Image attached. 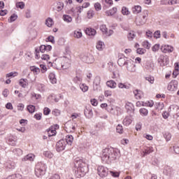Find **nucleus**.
I'll return each instance as SVG.
<instances>
[{"mask_svg": "<svg viewBox=\"0 0 179 179\" xmlns=\"http://www.w3.org/2000/svg\"><path fill=\"white\" fill-rule=\"evenodd\" d=\"M118 157V152L114 150L113 148H105L102 150L101 159L105 163H111V162L116 160Z\"/></svg>", "mask_w": 179, "mask_h": 179, "instance_id": "obj_1", "label": "nucleus"}, {"mask_svg": "<svg viewBox=\"0 0 179 179\" xmlns=\"http://www.w3.org/2000/svg\"><path fill=\"white\" fill-rule=\"evenodd\" d=\"M74 166L77 169L76 171L80 177H83L87 173V166H86V163L83 162V159L79 158L76 159Z\"/></svg>", "mask_w": 179, "mask_h": 179, "instance_id": "obj_2", "label": "nucleus"}, {"mask_svg": "<svg viewBox=\"0 0 179 179\" xmlns=\"http://www.w3.org/2000/svg\"><path fill=\"white\" fill-rule=\"evenodd\" d=\"M35 174L36 177H41L45 174V165L44 164L40 163L36 166Z\"/></svg>", "mask_w": 179, "mask_h": 179, "instance_id": "obj_3", "label": "nucleus"}, {"mask_svg": "<svg viewBox=\"0 0 179 179\" xmlns=\"http://www.w3.org/2000/svg\"><path fill=\"white\" fill-rule=\"evenodd\" d=\"M128 72H136V66L135 65V62L132 59L127 60L125 66Z\"/></svg>", "mask_w": 179, "mask_h": 179, "instance_id": "obj_4", "label": "nucleus"}, {"mask_svg": "<svg viewBox=\"0 0 179 179\" xmlns=\"http://www.w3.org/2000/svg\"><path fill=\"white\" fill-rule=\"evenodd\" d=\"M81 60L85 64H93L94 62V57L93 55L87 54L81 57Z\"/></svg>", "mask_w": 179, "mask_h": 179, "instance_id": "obj_5", "label": "nucleus"}, {"mask_svg": "<svg viewBox=\"0 0 179 179\" xmlns=\"http://www.w3.org/2000/svg\"><path fill=\"white\" fill-rule=\"evenodd\" d=\"M62 69H68L71 66V60L67 57H63L60 59Z\"/></svg>", "mask_w": 179, "mask_h": 179, "instance_id": "obj_6", "label": "nucleus"}, {"mask_svg": "<svg viewBox=\"0 0 179 179\" xmlns=\"http://www.w3.org/2000/svg\"><path fill=\"white\" fill-rule=\"evenodd\" d=\"M66 145V141L64 139L59 140L56 144L57 152H62L65 150V146Z\"/></svg>", "mask_w": 179, "mask_h": 179, "instance_id": "obj_7", "label": "nucleus"}, {"mask_svg": "<svg viewBox=\"0 0 179 179\" xmlns=\"http://www.w3.org/2000/svg\"><path fill=\"white\" fill-rule=\"evenodd\" d=\"M98 174L100 177H107L108 175V169L103 166H98L97 169Z\"/></svg>", "mask_w": 179, "mask_h": 179, "instance_id": "obj_8", "label": "nucleus"}, {"mask_svg": "<svg viewBox=\"0 0 179 179\" xmlns=\"http://www.w3.org/2000/svg\"><path fill=\"white\" fill-rule=\"evenodd\" d=\"M158 62L160 64V66H166V65H169V57L160 55L158 58Z\"/></svg>", "mask_w": 179, "mask_h": 179, "instance_id": "obj_9", "label": "nucleus"}, {"mask_svg": "<svg viewBox=\"0 0 179 179\" xmlns=\"http://www.w3.org/2000/svg\"><path fill=\"white\" fill-rule=\"evenodd\" d=\"M178 86V83L177 82V80H172L169 83L167 89L170 92H174L177 90Z\"/></svg>", "mask_w": 179, "mask_h": 179, "instance_id": "obj_10", "label": "nucleus"}, {"mask_svg": "<svg viewBox=\"0 0 179 179\" xmlns=\"http://www.w3.org/2000/svg\"><path fill=\"white\" fill-rule=\"evenodd\" d=\"M135 22L137 26H143V24L146 23V15H143V17H137Z\"/></svg>", "mask_w": 179, "mask_h": 179, "instance_id": "obj_11", "label": "nucleus"}, {"mask_svg": "<svg viewBox=\"0 0 179 179\" xmlns=\"http://www.w3.org/2000/svg\"><path fill=\"white\" fill-rule=\"evenodd\" d=\"M161 51L166 54V52H173L174 51V48L171 45H165L161 47Z\"/></svg>", "mask_w": 179, "mask_h": 179, "instance_id": "obj_12", "label": "nucleus"}, {"mask_svg": "<svg viewBox=\"0 0 179 179\" xmlns=\"http://www.w3.org/2000/svg\"><path fill=\"white\" fill-rule=\"evenodd\" d=\"M103 9L106 10L113 5V0H102Z\"/></svg>", "mask_w": 179, "mask_h": 179, "instance_id": "obj_13", "label": "nucleus"}, {"mask_svg": "<svg viewBox=\"0 0 179 179\" xmlns=\"http://www.w3.org/2000/svg\"><path fill=\"white\" fill-rule=\"evenodd\" d=\"M81 12H82V7H76V8H72L70 10L69 13H72L73 16H76V15L79 16V13H80Z\"/></svg>", "mask_w": 179, "mask_h": 179, "instance_id": "obj_14", "label": "nucleus"}, {"mask_svg": "<svg viewBox=\"0 0 179 179\" xmlns=\"http://www.w3.org/2000/svg\"><path fill=\"white\" fill-rule=\"evenodd\" d=\"M128 59L125 57H120L117 60V64L120 66H125L127 65V62H128Z\"/></svg>", "mask_w": 179, "mask_h": 179, "instance_id": "obj_15", "label": "nucleus"}, {"mask_svg": "<svg viewBox=\"0 0 179 179\" xmlns=\"http://www.w3.org/2000/svg\"><path fill=\"white\" fill-rule=\"evenodd\" d=\"M66 132H75L76 127L72 123H66L65 125Z\"/></svg>", "mask_w": 179, "mask_h": 179, "instance_id": "obj_16", "label": "nucleus"}, {"mask_svg": "<svg viewBox=\"0 0 179 179\" xmlns=\"http://www.w3.org/2000/svg\"><path fill=\"white\" fill-rule=\"evenodd\" d=\"M84 114L87 118H92L93 117V110L90 108H86Z\"/></svg>", "mask_w": 179, "mask_h": 179, "instance_id": "obj_17", "label": "nucleus"}, {"mask_svg": "<svg viewBox=\"0 0 179 179\" xmlns=\"http://www.w3.org/2000/svg\"><path fill=\"white\" fill-rule=\"evenodd\" d=\"M106 86L110 89H115L117 87V83L113 80H110L106 82Z\"/></svg>", "mask_w": 179, "mask_h": 179, "instance_id": "obj_18", "label": "nucleus"}, {"mask_svg": "<svg viewBox=\"0 0 179 179\" xmlns=\"http://www.w3.org/2000/svg\"><path fill=\"white\" fill-rule=\"evenodd\" d=\"M131 10L134 15H138L142 12V7L141 6H135L131 8Z\"/></svg>", "mask_w": 179, "mask_h": 179, "instance_id": "obj_19", "label": "nucleus"}, {"mask_svg": "<svg viewBox=\"0 0 179 179\" xmlns=\"http://www.w3.org/2000/svg\"><path fill=\"white\" fill-rule=\"evenodd\" d=\"M34 160V155L29 154L22 159V162H33Z\"/></svg>", "mask_w": 179, "mask_h": 179, "instance_id": "obj_20", "label": "nucleus"}, {"mask_svg": "<svg viewBox=\"0 0 179 179\" xmlns=\"http://www.w3.org/2000/svg\"><path fill=\"white\" fill-rule=\"evenodd\" d=\"M131 123H132L131 116H127L123 120L124 125H126V126L131 125Z\"/></svg>", "mask_w": 179, "mask_h": 179, "instance_id": "obj_21", "label": "nucleus"}, {"mask_svg": "<svg viewBox=\"0 0 179 179\" xmlns=\"http://www.w3.org/2000/svg\"><path fill=\"white\" fill-rule=\"evenodd\" d=\"M49 79L52 85H55V83H57V78H55V74L54 73H50L49 74Z\"/></svg>", "mask_w": 179, "mask_h": 179, "instance_id": "obj_22", "label": "nucleus"}, {"mask_svg": "<svg viewBox=\"0 0 179 179\" xmlns=\"http://www.w3.org/2000/svg\"><path fill=\"white\" fill-rule=\"evenodd\" d=\"M57 134V130L54 127H50L48 130V136H54Z\"/></svg>", "mask_w": 179, "mask_h": 179, "instance_id": "obj_23", "label": "nucleus"}, {"mask_svg": "<svg viewBox=\"0 0 179 179\" xmlns=\"http://www.w3.org/2000/svg\"><path fill=\"white\" fill-rule=\"evenodd\" d=\"M85 34H87V36H94L96 34V30L92 28H87L85 29Z\"/></svg>", "mask_w": 179, "mask_h": 179, "instance_id": "obj_24", "label": "nucleus"}, {"mask_svg": "<svg viewBox=\"0 0 179 179\" xmlns=\"http://www.w3.org/2000/svg\"><path fill=\"white\" fill-rule=\"evenodd\" d=\"M65 142L68 143V145H72V143L73 142V136L72 135L66 136Z\"/></svg>", "mask_w": 179, "mask_h": 179, "instance_id": "obj_25", "label": "nucleus"}, {"mask_svg": "<svg viewBox=\"0 0 179 179\" xmlns=\"http://www.w3.org/2000/svg\"><path fill=\"white\" fill-rule=\"evenodd\" d=\"M96 47L99 51H103V49L104 48V42L103 41L97 42Z\"/></svg>", "mask_w": 179, "mask_h": 179, "instance_id": "obj_26", "label": "nucleus"}, {"mask_svg": "<svg viewBox=\"0 0 179 179\" xmlns=\"http://www.w3.org/2000/svg\"><path fill=\"white\" fill-rule=\"evenodd\" d=\"M170 109L173 110L175 113H176L177 117H179V107L177 105H172L170 106Z\"/></svg>", "mask_w": 179, "mask_h": 179, "instance_id": "obj_27", "label": "nucleus"}, {"mask_svg": "<svg viewBox=\"0 0 179 179\" xmlns=\"http://www.w3.org/2000/svg\"><path fill=\"white\" fill-rule=\"evenodd\" d=\"M152 152H153V147L147 148L143 152V156H146L147 155H150V153H152Z\"/></svg>", "mask_w": 179, "mask_h": 179, "instance_id": "obj_28", "label": "nucleus"}, {"mask_svg": "<svg viewBox=\"0 0 179 179\" xmlns=\"http://www.w3.org/2000/svg\"><path fill=\"white\" fill-rule=\"evenodd\" d=\"M43 156L48 157V159H52V157H54V154L50 151H45L43 152Z\"/></svg>", "mask_w": 179, "mask_h": 179, "instance_id": "obj_29", "label": "nucleus"}, {"mask_svg": "<svg viewBox=\"0 0 179 179\" xmlns=\"http://www.w3.org/2000/svg\"><path fill=\"white\" fill-rule=\"evenodd\" d=\"M20 85L22 86V87H26L27 86V79L26 78H22L20 80Z\"/></svg>", "mask_w": 179, "mask_h": 179, "instance_id": "obj_30", "label": "nucleus"}, {"mask_svg": "<svg viewBox=\"0 0 179 179\" xmlns=\"http://www.w3.org/2000/svg\"><path fill=\"white\" fill-rule=\"evenodd\" d=\"M63 20H64L66 23H71V22H72V17L68 15H64Z\"/></svg>", "mask_w": 179, "mask_h": 179, "instance_id": "obj_31", "label": "nucleus"}, {"mask_svg": "<svg viewBox=\"0 0 179 179\" xmlns=\"http://www.w3.org/2000/svg\"><path fill=\"white\" fill-rule=\"evenodd\" d=\"M30 69L35 75H38L40 73V69L38 67H36V66H33L30 67Z\"/></svg>", "mask_w": 179, "mask_h": 179, "instance_id": "obj_32", "label": "nucleus"}, {"mask_svg": "<svg viewBox=\"0 0 179 179\" xmlns=\"http://www.w3.org/2000/svg\"><path fill=\"white\" fill-rule=\"evenodd\" d=\"M139 92H141V91H139L138 90H136L134 91V96H135L136 99H137V100L142 99V94Z\"/></svg>", "mask_w": 179, "mask_h": 179, "instance_id": "obj_33", "label": "nucleus"}, {"mask_svg": "<svg viewBox=\"0 0 179 179\" xmlns=\"http://www.w3.org/2000/svg\"><path fill=\"white\" fill-rule=\"evenodd\" d=\"M135 32L134 31H130L127 36L129 41H132V40L135 38Z\"/></svg>", "mask_w": 179, "mask_h": 179, "instance_id": "obj_34", "label": "nucleus"}, {"mask_svg": "<svg viewBox=\"0 0 179 179\" xmlns=\"http://www.w3.org/2000/svg\"><path fill=\"white\" fill-rule=\"evenodd\" d=\"M116 132H117V134H122L124 132V128H122V125L118 124L116 127Z\"/></svg>", "mask_w": 179, "mask_h": 179, "instance_id": "obj_35", "label": "nucleus"}, {"mask_svg": "<svg viewBox=\"0 0 179 179\" xmlns=\"http://www.w3.org/2000/svg\"><path fill=\"white\" fill-rule=\"evenodd\" d=\"M27 110L29 113H31V114H33L36 111V107L33 105H29L27 106Z\"/></svg>", "mask_w": 179, "mask_h": 179, "instance_id": "obj_36", "label": "nucleus"}, {"mask_svg": "<svg viewBox=\"0 0 179 179\" xmlns=\"http://www.w3.org/2000/svg\"><path fill=\"white\" fill-rule=\"evenodd\" d=\"M153 68H155V64L153 63H147L145 66V69L148 71H153Z\"/></svg>", "mask_w": 179, "mask_h": 179, "instance_id": "obj_37", "label": "nucleus"}, {"mask_svg": "<svg viewBox=\"0 0 179 179\" xmlns=\"http://www.w3.org/2000/svg\"><path fill=\"white\" fill-rule=\"evenodd\" d=\"M45 24L48 26V27H51V26H52V24H54V21L52 20V19L49 17L46 20Z\"/></svg>", "mask_w": 179, "mask_h": 179, "instance_id": "obj_38", "label": "nucleus"}, {"mask_svg": "<svg viewBox=\"0 0 179 179\" xmlns=\"http://www.w3.org/2000/svg\"><path fill=\"white\" fill-rule=\"evenodd\" d=\"M16 19H17V15L16 14H13L10 17V19H8V22L9 23H12L13 22H15V20H16Z\"/></svg>", "mask_w": 179, "mask_h": 179, "instance_id": "obj_39", "label": "nucleus"}, {"mask_svg": "<svg viewBox=\"0 0 179 179\" xmlns=\"http://www.w3.org/2000/svg\"><path fill=\"white\" fill-rule=\"evenodd\" d=\"M73 82L74 83H76V85H79V83H80V82H82V78L78 76H76L73 79Z\"/></svg>", "mask_w": 179, "mask_h": 179, "instance_id": "obj_40", "label": "nucleus"}, {"mask_svg": "<svg viewBox=\"0 0 179 179\" xmlns=\"http://www.w3.org/2000/svg\"><path fill=\"white\" fill-rule=\"evenodd\" d=\"M142 45L143 47H144V48H146L147 50L150 49V44L148 41L143 42Z\"/></svg>", "mask_w": 179, "mask_h": 179, "instance_id": "obj_41", "label": "nucleus"}, {"mask_svg": "<svg viewBox=\"0 0 179 179\" xmlns=\"http://www.w3.org/2000/svg\"><path fill=\"white\" fill-rule=\"evenodd\" d=\"M122 15H128L130 13H129V10L127 7H122Z\"/></svg>", "mask_w": 179, "mask_h": 179, "instance_id": "obj_42", "label": "nucleus"}, {"mask_svg": "<svg viewBox=\"0 0 179 179\" xmlns=\"http://www.w3.org/2000/svg\"><path fill=\"white\" fill-rule=\"evenodd\" d=\"M140 113L141 115H148V109L145 108H142L140 109Z\"/></svg>", "mask_w": 179, "mask_h": 179, "instance_id": "obj_43", "label": "nucleus"}, {"mask_svg": "<svg viewBox=\"0 0 179 179\" xmlns=\"http://www.w3.org/2000/svg\"><path fill=\"white\" fill-rule=\"evenodd\" d=\"M125 108L127 110H129V111H131V110H132V108H134V104H132V103H127L125 105Z\"/></svg>", "mask_w": 179, "mask_h": 179, "instance_id": "obj_44", "label": "nucleus"}, {"mask_svg": "<svg viewBox=\"0 0 179 179\" xmlns=\"http://www.w3.org/2000/svg\"><path fill=\"white\" fill-rule=\"evenodd\" d=\"M145 80H148L150 83L153 84L155 83V77L149 76L145 77Z\"/></svg>", "mask_w": 179, "mask_h": 179, "instance_id": "obj_45", "label": "nucleus"}, {"mask_svg": "<svg viewBox=\"0 0 179 179\" xmlns=\"http://www.w3.org/2000/svg\"><path fill=\"white\" fill-rule=\"evenodd\" d=\"M6 166L7 169H15V162H7Z\"/></svg>", "mask_w": 179, "mask_h": 179, "instance_id": "obj_46", "label": "nucleus"}, {"mask_svg": "<svg viewBox=\"0 0 179 179\" xmlns=\"http://www.w3.org/2000/svg\"><path fill=\"white\" fill-rule=\"evenodd\" d=\"M118 88L119 89H129V86H128L122 83H120L118 84Z\"/></svg>", "mask_w": 179, "mask_h": 179, "instance_id": "obj_47", "label": "nucleus"}, {"mask_svg": "<svg viewBox=\"0 0 179 179\" xmlns=\"http://www.w3.org/2000/svg\"><path fill=\"white\" fill-rule=\"evenodd\" d=\"M15 76H17V72H10L6 74V78H15Z\"/></svg>", "mask_w": 179, "mask_h": 179, "instance_id": "obj_48", "label": "nucleus"}, {"mask_svg": "<svg viewBox=\"0 0 179 179\" xmlns=\"http://www.w3.org/2000/svg\"><path fill=\"white\" fill-rule=\"evenodd\" d=\"M80 89H81L82 92H87L89 90V87L85 85V84H82L80 85Z\"/></svg>", "mask_w": 179, "mask_h": 179, "instance_id": "obj_49", "label": "nucleus"}, {"mask_svg": "<svg viewBox=\"0 0 179 179\" xmlns=\"http://www.w3.org/2000/svg\"><path fill=\"white\" fill-rule=\"evenodd\" d=\"M74 37L75 38H80L82 37V33L79 31H75Z\"/></svg>", "mask_w": 179, "mask_h": 179, "instance_id": "obj_50", "label": "nucleus"}, {"mask_svg": "<svg viewBox=\"0 0 179 179\" xmlns=\"http://www.w3.org/2000/svg\"><path fill=\"white\" fill-rule=\"evenodd\" d=\"M164 174H166V176H171V174H173V170H171V169H170L169 167H166V171H164Z\"/></svg>", "mask_w": 179, "mask_h": 179, "instance_id": "obj_51", "label": "nucleus"}, {"mask_svg": "<svg viewBox=\"0 0 179 179\" xmlns=\"http://www.w3.org/2000/svg\"><path fill=\"white\" fill-rule=\"evenodd\" d=\"M64 9V3L58 2L57 3V10L59 12L60 10Z\"/></svg>", "mask_w": 179, "mask_h": 179, "instance_id": "obj_52", "label": "nucleus"}, {"mask_svg": "<svg viewBox=\"0 0 179 179\" xmlns=\"http://www.w3.org/2000/svg\"><path fill=\"white\" fill-rule=\"evenodd\" d=\"M100 30L103 33V34H106L107 33V27L104 24L101 25Z\"/></svg>", "mask_w": 179, "mask_h": 179, "instance_id": "obj_53", "label": "nucleus"}, {"mask_svg": "<svg viewBox=\"0 0 179 179\" xmlns=\"http://www.w3.org/2000/svg\"><path fill=\"white\" fill-rule=\"evenodd\" d=\"M164 138L166 139V141L169 142V141H171V134L169 132L165 133Z\"/></svg>", "mask_w": 179, "mask_h": 179, "instance_id": "obj_54", "label": "nucleus"}, {"mask_svg": "<svg viewBox=\"0 0 179 179\" xmlns=\"http://www.w3.org/2000/svg\"><path fill=\"white\" fill-rule=\"evenodd\" d=\"M16 7L20 8V9H24V3L21 1L16 3Z\"/></svg>", "mask_w": 179, "mask_h": 179, "instance_id": "obj_55", "label": "nucleus"}, {"mask_svg": "<svg viewBox=\"0 0 179 179\" xmlns=\"http://www.w3.org/2000/svg\"><path fill=\"white\" fill-rule=\"evenodd\" d=\"M146 50L143 48H137L136 52L137 54H140V55H142V54H145Z\"/></svg>", "mask_w": 179, "mask_h": 179, "instance_id": "obj_56", "label": "nucleus"}, {"mask_svg": "<svg viewBox=\"0 0 179 179\" xmlns=\"http://www.w3.org/2000/svg\"><path fill=\"white\" fill-rule=\"evenodd\" d=\"M164 107V105L163 104V103H160L159 102L158 103H157V110H163V108Z\"/></svg>", "mask_w": 179, "mask_h": 179, "instance_id": "obj_57", "label": "nucleus"}, {"mask_svg": "<svg viewBox=\"0 0 179 179\" xmlns=\"http://www.w3.org/2000/svg\"><path fill=\"white\" fill-rule=\"evenodd\" d=\"M94 8L97 11L101 10V4H100V3H96L94 4Z\"/></svg>", "mask_w": 179, "mask_h": 179, "instance_id": "obj_58", "label": "nucleus"}, {"mask_svg": "<svg viewBox=\"0 0 179 179\" xmlns=\"http://www.w3.org/2000/svg\"><path fill=\"white\" fill-rule=\"evenodd\" d=\"M159 47H160V45H159V44H155V45L152 47V48L153 52H156V51H159Z\"/></svg>", "mask_w": 179, "mask_h": 179, "instance_id": "obj_59", "label": "nucleus"}, {"mask_svg": "<svg viewBox=\"0 0 179 179\" xmlns=\"http://www.w3.org/2000/svg\"><path fill=\"white\" fill-rule=\"evenodd\" d=\"M50 113H51V110H50V108H45L43 109V114H44V115H48L50 114Z\"/></svg>", "mask_w": 179, "mask_h": 179, "instance_id": "obj_60", "label": "nucleus"}, {"mask_svg": "<svg viewBox=\"0 0 179 179\" xmlns=\"http://www.w3.org/2000/svg\"><path fill=\"white\" fill-rule=\"evenodd\" d=\"M48 41H50V43H52V44L55 43V40H54V36H50L47 38Z\"/></svg>", "mask_w": 179, "mask_h": 179, "instance_id": "obj_61", "label": "nucleus"}, {"mask_svg": "<svg viewBox=\"0 0 179 179\" xmlns=\"http://www.w3.org/2000/svg\"><path fill=\"white\" fill-rule=\"evenodd\" d=\"M154 37H155V38H160V37H161L160 31H156L154 33Z\"/></svg>", "mask_w": 179, "mask_h": 179, "instance_id": "obj_62", "label": "nucleus"}, {"mask_svg": "<svg viewBox=\"0 0 179 179\" xmlns=\"http://www.w3.org/2000/svg\"><path fill=\"white\" fill-rule=\"evenodd\" d=\"M2 94H3V97H7L9 94V90L8 89H5L3 91Z\"/></svg>", "mask_w": 179, "mask_h": 179, "instance_id": "obj_63", "label": "nucleus"}, {"mask_svg": "<svg viewBox=\"0 0 179 179\" xmlns=\"http://www.w3.org/2000/svg\"><path fill=\"white\" fill-rule=\"evenodd\" d=\"M104 94H105V97H108L110 96H112L113 92L110 90H106L105 91Z\"/></svg>", "mask_w": 179, "mask_h": 179, "instance_id": "obj_64", "label": "nucleus"}]
</instances>
